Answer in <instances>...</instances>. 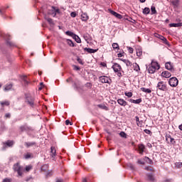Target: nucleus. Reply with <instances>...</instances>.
<instances>
[{
    "instance_id": "f257e3e1",
    "label": "nucleus",
    "mask_w": 182,
    "mask_h": 182,
    "mask_svg": "<svg viewBox=\"0 0 182 182\" xmlns=\"http://www.w3.org/2000/svg\"><path fill=\"white\" fill-rule=\"evenodd\" d=\"M160 69V65L158 62L152 61L149 68H148L149 73H154L156 70Z\"/></svg>"
},
{
    "instance_id": "f03ea898",
    "label": "nucleus",
    "mask_w": 182,
    "mask_h": 182,
    "mask_svg": "<svg viewBox=\"0 0 182 182\" xmlns=\"http://www.w3.org/2000/svg\"><path fill=\"white\" fill-rule=\"evenodd\" d=\"M13 170H14V171H16L18 175L21 177L22 173L23 171V167H22L19 163H16L14 165Z\"/></svg>"
},
{
    "instance_id": "7ed1b4c3",
    "label": "nucleus",
    "mask_w": 182,
    "mask_h": 182,
    "mask_svg": "<svg viewBox=\"0 0 182 182\" xmlns=\"http://www.w3.org/2000/svg\"><path fill=\"white\" fill-rule=\"evenodd\" d=\"M26 102L28 103V105H29V106H31V107H33V105H34V100L35 99L33 98V97L31 96V95L29 94H26Z\"/></svg>"
},
{
    "instance_id": "20e7f679",
    "label": "nucleus",
    "mask_w": 182,
    "mask_h": 182,
    "mask_svg": "<svg viewBox=\"0 0 182 182\" xmlns=\"http://www.w3.org/2000/svg\"><path fill=\"white\" fill-rule=\"evenodd\" d=\"M168 83L172 87H176L178 85V80L176 77L169 79Z\"/></svg>"
},
{
    "instance_id": "39448f33",
    "label": "nucleus",
    "mask_w": 182,
    "mask_h": 182,
    "mask_svg": "<svg viewBox=\"0 0 182 182\" xmlns=\"http://www.w3.org/2000/svg\"><path fill=\"white\" fill-rule=\"evenodd\" d=\"M3 144L2 150H6V147H12L14 144H15V142L14 141L8 140L6 142H3Z\"/></svg>"
},
{
    "instance_id": "423d86ee",
    "label": "nucleus",
    "mask_w": 182,
    "mask_h": 182,
    "mask_svg": "<svg viewBox=\"0 0 182 182\" xmlns=\"http://www.w3.org/2000/svg\"><path fill=\"white\" fill-rule=\"evenodd\" d=\"M100 80L101 81V83H108L109 85L112 82V80L107 76L100 77Z\"/></svg>"
},
{
    "instance_id": "0eeeda50",
    "label": "nucleus",
    "mask_w": 182,
    "mask_h": 182,
    "mask_svg": "<svg viewBox=\"0 0 182 182\" xmlns=\"http://www.w3.org/2000/svg\"><path fill=\"white\" fill-rule=\"evenodd\" d=\"M166 140L168 144H176V140L169 134H166Z\"/></svg>"
},
{
    "instance_id": "6e6552de",
    "label": "nucleus",
    "mask_w": 182,
    "mask_h": 182,
    "mask_svg": "<svg viewBox=\"0 0 182 182\" xmlns=\"http://www.w3.org/2000/svg\"><path fill=\"white\" fill-rule=\"evenodd\" d=\"M157 89H159V90H162L163 92H164L167 90V87H166L164 82H160L158 83Z\"/></svg>"
},
{
    "instance_id": "1a4fd4ad",
    "label": "nucleus",
    "mask_w": 182,
    "mask_h": 182,
    "mask_svg": "<svg viewBox=\"0 0 182 182\" xmlns=\"http://www.w3.org/2000/svg\"><path fill=\"white\" fill-rule=\"evenodd\" d=\"M66 82H72L73 87H74L75 89H77V83H79V80L73 81V79H72V77H69L66 80Z\"/></svg>"
},
{
    "instance_id": "9d476101",
    "label": "nucleus",
    "mask_w": 182,
    "mask_h": 182,
    "mask_svg": "<svg viewBox=\"0 0 182 182\" xmlns=\"http://www.w3.org/2000/svg\"><path fill=\"white\" fill-rule=\"evenodd\" d=\"M112 69L114 72H120L122 70V66L117 63H114L112 65Z\"/></svg>"
},
{
    "instance_id": "9b49d317",
    "label": "nucleus",
    "mask_w": 182,
    "mask_h": 182,
    "mask_svg": "<svg viewBox=\"0 0 182 182\" xmlns=\"http://www.w3.org/2000/svg\"><path fill=\"white\" fill-rule=\"evenodd\" d=\"M169 2L173 6V8H178V5H180V0H170Z\"/></svg>"
},
{
    "instance_id": "f8f14e48",
    "label": "nucleus",
    "mask_w": 182,
    "mask_h": 182,
    "mask_svg": "<svg viewBox=\"0 0 182 182\" xmlns=\"http://www.w3.org/2000/svg\"><path fill=\"white\" fill-rule=\"evenodd\" d=\"M110 14L113 15V16H115V18H117L118 19H122V18H123V16H122L121 14L114 11H111Z\"/></svg>"
},
{
    "instance_id": "ddd939ff",
    "label": "nucleus",
    "mask_w": 182,
    "mask_h": 182,
    "mask_svg": "<svg viewBox=\"0 0 182 182\" xmlns=\"http://www.w3.org/2000/svg\"><path fill=\"white\" fill-rule=\"evenodd\" d=\"M156 38H159V39H161V41H163L164 43H165L166 45H168V41H167V38H166V37L161 35L157 34Z\"/></svg>"
},
{
    "instance_id": "4468645a",
    "label": "nucleus",
    "mask_w": 182,
    "mask_h": 182,
    "mask_svg": "<svg viewBox=\"0 0 182 182\" xmlns=\"http://www.w3.org/2000/svg\"><path fill=\"white\" fill-rule=\"evenodd\" d=\"M117 103H118V105H120V106H124V107L127 106V102H126L123 99H118Z\"/></svg>"
},
{
    "instance_id": "2eb2a0df",
    "label": "nucleus",
    "mask_w": 182,
    "mask_h": 182,
    "mask_svg": "<svg viewBox=\"0 0 182 182\" xmlns=\"http://www.w3.org/2000/svg\"><path fill=\"white\" fill-rule=\"evenodd\" d=\"M165 68L167 70H173V64H171V62H168L165 64Z\"/></svg>"
},
{
    "instance_id": "dca6fc26",
    "label": "nucleus",
    "mask_w": 182,
    "mask_h": 182,
    "mask_svg": "<svg viewBox=\"0 0 182 182\" xmlns=\"http://www.w3.org/2000/svg\"><path fill=\"white\" fill-rule=\"evenodd\" d=\"M13 86L14 85L12 83L7 84L4 86V90L5 91L14 90V89H12Z\"/></svg>"
},
{
    "instance_id": "f3484780",
    "label": "nucleus",
    "mask_w": 182,
    "mask_h": 182,
    "mask_svg": "<svg viewBox=\"0 0 182 182\" xmlns=\"http://www.w3.org/2000/svg\"><path fill=\"white\" fill-rule=\"evenodd\" d=\"M161 76L163 77H166V78L171 77V73H170V72L168 71H164L161 73Z\"/></svg>"
},
{
    "instance_id": "a211bd4d",
    "label": "nucleus",
    "mask_w": 182,
    "mask_h": 182,
    "mask_svg": "<svg viewBox=\"0 0 182 182\" xmlns=\"http://www.w3.org/2000/svg\"><path fill=\"white\" fill-rule=\"evenodd\" d=\"M84 50H86L88 53H96L97 52V49H93V48H85Z\"/></svg>"
},
{
    "instance_id": "6ab92c4d",
    "label": "nucleus",
    "mask_w": 182,
    "mask_h": 182,
    "mask_svg": "<svg viewBox=\"0 0 182 182\" xmlns=\"http://www.w3.org/2000/svg\"><path fill=\"white\" fill-rule=\"evenodd\" d=\"M81 19L84 22H86V21L89 20V16H87V14L84 13L81 15Z\"/></svg>"
},
{
    "instance_id": "aec40b11",
    "label": "nucleus",
    "mask_w": 182,
    "mask_h": 182,
    "mask_svg": "<svg viewBox=\"0 0 182 182\" xmlns=\"http://www.w3.org/2000/svg\"><path fill=\"white\" fill-rule=\"evenodd\" d=\"M171 28H180V26H182V23H171L169 24Z\"/></svg>"
},
{
    "instance_id": "412c9836",
    "label": "nucleus",
    "mask_w": 182,
    "mask_h": 182,
    "mask_svg": "<svg viewBox=\"0 0 182 182\" xmlns=\"http://www.w3.org/2000/svg\"><path fill=\"white\" fill-rule=\"evenodd\" d=\"M129 102H131V103H134L135 105H139L140 103H141V99H138V100H133V99H130Z\"/></svg>"
},
{
    "instance_id": "4be33fe9",
    "label": "nucleus",
    "mask_w": 182,
    "mask_h": 182,
    "mask_svg": "<svg viewBox=\"0 0 182 182\" xmlns=\"http://www.w3.org/2000/svg\"><path fill=\"white\" fill-rule=\"evenodd\" d=\"M44 18L46 19V21H47V22H48V23L50 25H55V22H53V19L49 18V17H47L46 16L44 17Z\"/></svg>"
},
{
    "instance_id": "5701e85b",
    "label": "nucleus",
    "mask_w": 182,
    "mask_h": 182,
    "mask_svg": "<svg viewBox=\"0 0 182 182\" xmlns=\"http://www.w3.org/2000/svg\"><path fill=\"white\" fill-rule=\"evenodd\" d=\"M51 8L53 11L55 13V15H60V10L58 7L52 6Z\"/></svg>"
},
{
    "instance_id": "b1692460",
    "label": "nucleus",
    "mask_w": 182,
    "mask_h": 182,
    "mask_svg": "<svg viewBox=\"0 0 182 182\" xmlns=\"http://www.w3.org/2000/svg\"><path fill=\"white\" fill-rule=\"evenodd\" d=\"M119 60L124 62V63H125L127 66H132V62H130V60H129L120 58Z\"/></svg>"
},
{
    "instance_id": "393cba45",
    "label": "nucleus",
    "mask_w": 182,
    "mask_h": 182,
    "mask_svg": "<svg viewBox=\"0 0 182 182\" xmlns=\"http://www.w3.org/2000/svg\"><path fill=\"white\" fill-rule=\"evenodd\" d=\"M21 79L23 80V83L26 86V85H29V82H28V77L25 75L21 77Z\"/></svg>"
},
{
    "instance_id": "a878e982",
    "label": "nucleus",
    "mask_w": 182,
    "mask_h": 182,
    "mask_svg": "<svg viewBox=\"0 0 182 182\" xmlns=\"http://www.w3.org/2000/svg\"><path fill=\"white\" fill-rule=\"evenodd\" d=\"M0 105L2 106V107H4V106H9V105H11V102H9V101H3L0 102Z\"/></svg>"
},
{
    "instance_id": "bb28decb",
    "label": "nucleus",
    "mask_w": 182,
    "mask_h": 182,
    "mask_svg": "<svg viewBox=\"0 0 182 182\" xmlns=\"http://www.w3.org/2000/svg\"><path fill=\"white\" fill-rule=\"evenodd\" d=\"M143 14L144 15H149V14H150V9L149 7H145L143 10Z\"/></svg>"
},
{
    "instance_id": "cd10ccee",
    "label": "nucleus",
    "mask_w": 182,
    "mask_h": 182,
    "mask_svg": "<svg viewBox=\"0 0 182 182\" xmlns=\"http://www.w3.org/2000/svg\"><path fill=\"white\" fill-rule=\"evenodd\" d=\"M97 107H100V109H102L103 110H109V108L103 104H100L97 105Z\"/></svg>"
},
{
    "instance_id": "c85d7f7f",
    "label": "nucleus",
    "mask_w": 182,
    "mask_h": 182,
    "mask_svg": "<svg viewBox=\"0 0 182 182\" xmlns=\"http://www.w3.org/2000/svg\"><path fill=\"white\" fill-rule=\"evenodd\" d=\"M144 149H146L144 147V145L141 144V145L139 146V150L140 154H142V153L144 151Z\"/></svg>"
},
{
    "instance_id": "c756f323",
    "label": "nucleus",
    "mask_w": 182,
    "mask_h": 182,
    "mask_svg": "<svg viewBox=\"0 0 182 182\" xmlns=\"http://www.w3.org/2000/svg\"><path fill=\"white\" fill-rule=\"evenodd\" d=\"M134 70L136 72H139V70H140V66L139 65V64H137V63H134Z\"/></svg>"
},
{
    "instance_id": "7c9ffc66",
    "label": "nucleus",
    "mask_w": 182,
    "mask_h": 182,
    "mask_svg": "<svg viewBox=\"0 0 182 182\" xmlns=\"http://www.w3.org/2000/svg\"><path fill=\"white\" fill-rule=\"evenodd\" d=\"M35 144H36V142H25L26 147H32V146H35Z\"/></svg>"
},
{
    "instance_id": "2f4dec72",
    "label": "nucleus",
    "mask_w": 182,
    "mask_h": 182,
    "mask_svg": "<svg viewBox=\"0 0 182 182\" xmlns=\"http://www.w3.org/2000/svg\"><path fill=\"white\" fill-rule=\"evenodd\" d=\"M143 55V50L141 48H136V56L140 57Z\"/></svg>"
},
{
    "instance_id": "473e14b6",
    "label": "nucleus",
    "mask_w": 182,
    "mask_h": 182,
    "mask_svg": "<svg viewBox=\"0 0 182 182\" xmlns=\"http://www.w3.org/2000/svg\"><path fill=\"white\" fill-rule=\"evenodd\" d=\"M73 38L75 39V41L77 42V43H80V42H82L79 36H77L76 34L74 36V38Z\"/></svg>"
},
{
    "instance_id": "72a5a7b5",
    "label": "nucleus",
    "mask_w": 182,
    "mask_h": 182,
    "mask_svg": "<svg viewBox=\"0 0 182 182\" xmlns=\"http://www.w3.org/2000/svg\"><path fill=\"white\" fill-rule=\"evenodd\" d=\"M65 35H67L68 36H71L72 38H74L75 34L70 31H68L65 32Z\"/></svg>"
},
{
    "instance_id": "f704fd0d",
    "label": "nucleus",
    "mask_w": 182,
    "mask_h": 182,
    "mask_svg": "<svg viewBox=\"0 0 182 182\" xmlns=\"http://www.w3.org/2000/svg\"><path fill=\"white\" fill-rule=\"evenodd\" d=\"M67 43L68 45H69V46H71L72 48H75V43H73V41H72V40L68 39Z\"/></svg>"
},
{
    "instance_id": "c9c22d12",
    "label": "nucleus",
    "mask_w": 182,
    "mask_h": 182,
    "mask_svg": "<svg viewBox=\"0 0 182 182\" xmlns=\"http://www.w3.org/2000/svg\"><path fill=\"white\" fill-rule=\"evenodd\" d=\"M147 177H148V180H149V181H154V176H153V173L148 174Z\"/></svg>"
},
{
    "instance_id": "e433bc0d",
    "label": "nucleus",
    "mask_w": 182,
    "mask_h": 182,
    "mask_svg": "<svg viewBox=\"0 0 182 182\" xmlns=\"http://www.w3.org/2000/svg\"><path fill=\"white\" fill-rule=\"evenodd\" d=\"M151 15H154V14H157V11L156 10V7L154 6H151Z\"/></svg>"
},
{
    "instance_id": "4c0bfd02",
    "label": "nucleus",
    "mask_w": 182,
    "mask_h": 182,
    "mask_svg": "<svg viewBox=\"0 0 182 182\" xmlns=\"http://www.w3.org/2000/svg\"><path fill=\"white\" fill-rule=\"evenodd\" d=\"M48 14H49V15H51L53 18H55V16H56V13H55V11H53V9H51V10H50Z\"/></svg>"
},
{
    "instance_id": "58836bf2",
    "label": "nucleus",
    "mask_w": 182,
    "mask_h": 182,
    "mask_svg": "<svg viewBox=\"0 0 182 182\" xmlns=\"http://www.w3.org/2000/svg\"><path fill=\"white\" fill-rule=\"evenodd\" d=\"M175 167H176V168H181L182 163L181 162H176L175 164Z\"/></svg>"
},
{
    "instance_id": "ea45409f",
    "label": "nucleus",
    "mask_w": 182,
    "mask_h": 182,
    "mask_svg": "<svg viewBox=\"0 0 182 182\" xmlns=\"http://www.w3.org/2000/svg\"><path fill=\"white\" fill-rule=\"evenodd\" d=\"M51 154H52V157H53V156H55L56 154V149L53 146L51 147Z\"/></svg>"
},
{
    "instance_id": "a19ab883",
    "label": "nucleus",
    "mask_w": 182,
    "mask_h": 182,
    "mask_svg": "<svg viewBox=\"0 0 182 182\" xmlns=\"http://www.w3.org/2000/svg\"><path fill=\"white\" fill-rule=\"evenodd\" d=\"M119 136H121V137H124V139H126L127 137V134L124 132H121L119 133Z\"/></svg>"
},
{
    "instance_id": "79ce46f5",
    "label": "nucleus",
    "mask_w": 182,
    "mask_h": 182,
    "mask_svg": "<svg viewBox=\"0 0 182 182\" xmlns=\"http://www.w3.org/2000/svg\"><path fill=\"white\" fill-rule=\"evenodd\" d=\"M125 96H127V97H132L133 96V93L132 92H125Z\"/></svg>"
},
{
    "instance_id": "37998d69",
    "label": "nucleus",
    "mask_w": 182,
    "mask_h": 182,
    "mask_svg": "<svg viewBox=\"0 0 182 182\" xmlns=\"http://www.w3.org/2000/svg\"><path fill=\"white\" fill-rule=\"evenodd\" d=\"M112 48H113V49H119V44L117 43H113Z\"/></svg>"
},
{
    "instance_id": "c03bdc74",
    "label": "nucleus",
    "mask_w": 182,
    "mask_h": 182,
    "mask_svg": "<svg viewBox=\"0 0 182 182\" xmlns=\"http://www.w3.org/2000/svg\"><path fill=\"white\" fill-rule=\"evenodd\" d=\"M127 21H129V22H132V23H136V20L132 18V17H129L127 18Z\"/></svg>"
},
{
    "instance_id": "a18cd8bd",
    "label": "nucleus",
    "mask_w": 182,
    "mask_h": 182,
    "mask_svg": "<svg viewBox=\"0 0 182 182\" xmlns=\"http://www.w3.org/2000/svg\"><path fill=\"white\" fill-rule=\"evenodd\" d=\"M6 44H7L9 46H15V44H14V43H12V41H6Z\"/></svg>"
},
{
    "instance_id": "49530a36",
    "label": "nucleus",
    "mask_w": 182,
    "mask_h": 182,
    "mask_svg": "<svg viewBox=\"0 0 182 182\" xmlns=\"http://www.w3.org/2000/svg\"><path fill=\"white\" fill-rule=\"evenodd\" d=\"M145 160H146V161H147V160H148L149 164H153V161L151 159H150L149 157L146 156Z\"/></svg>"
},
{
    "instance_id": "de8ad7c7",
    "label": "nucleus",
    "mask_w": 182,
    "mask_h": 182,
    "mask_svg": "<svg viewBox=\"0 0 182 182\" xmlns=\"http://www.w3.org/2000/svg\"><path fill=\"white\" fill-rule=\"evenodd\" d=\"M127 166H128V167H129V168H131V170H134V164H128Z\"/></svg>"
},
{
    "instance_id": "09e8293b",
    "label": "nucleus",
    "mask_w": 182,
    "mask_h": 182,
    "mask_svg": "<svg viewBox=\"0 0 182 182\" xmlns=\"http://www.w3.org/2000/svg\"><path fill=\"white\" fill-rule=\"evenodd\" d=\"M73 68L74 70H80V67L77 65H73Z\"/></svg>"
},
{
    "instance_id": "8fccbe9b",
    "label": "nucleus",
    "mask_w": 182,
    "mask_h": 182,
    "mask_svg": "<svg viewBox=\"0 0 182 182\" xmlns=\"http://www.w3.org/2000/svg\"><path fill=\"white\" fill-rule=\"evenodd\" d=\"M20 130H21V132H26V130H27V127L25 126H21L20 127Z\"/></svg>"
},
{
    "instance_id": "3c124183",
    "label": "nucleus",
    "mask_w": 182,
    "mask_h": 182,
    "mask_svg": "<svg viewBox=\"0 0 182 182\" xmlns=\"http://www.w3.org/2000/svg\"><path fill=\"white\" fill-rule=\"evenodd\" d=\"M65 124H66V126H69V124H70V126H72V124H73V123L71 122L69 119H67L65 121Z\"/></svg>"
},
{
    "instance_id": "603ef678",
    "label": "nucleus",
    "mask_w": 182,
    "mask_h": 182,
    "mask_svg": "<svg viewBox=\"0 0 182 182\" xmlns=\"http://www.w3.org/2000/svg\"><path fill=\"white\" fill-rule=\"evenodd\" d=\"M43 87H44L43 82H41V83H40V85H39V87H38V90H39V91L42 90V89H43Z\"/></svg>"
},
{
    "instance_id": "864d4df0",
    "label": "nucleus",
    "mask_w": 182,
    "mask_h": 182,
    "mask_svg": "<svg viewBox=\"0 0 182 182\" xmlns=\"http://www.w3.org/2000/svg\"><path fill=\"white\" fill-rule=\"evenodd\" d=\"M77 60L78 63H80V65H84L83 60H82V59H80V58H77Z\"/></svg>"
},
{
    "instance_id": "5fc2aeb1",
    "label": "nucleus",
    "mask_w": 182,
    "mask_h": 182,
    "mask_svg": "<svg viewBox=\"0 0 182 182\" xmlns=\"http://www.w3.org/2000/svg\"><path fill=\"white\" fill-rule=\"evenodd\" d=\"M76 12H75V11H73V12H71V14H70V16L72 17V18H76Z\"/></svg>"
},
{
    "instance_id": "6e6d98bb",
    "label": "nucleus",
    "mask_w": 182,
    "mask_h": 182,
    "mask_svg": "<svg viewBox=\"0 0 182 182\" xmlns=\"http://www.w3.org/2000/svg\"><path fill=\"white\" fill-rule=\"evenodd\" d=\"M46 168H48V165H43L41 167V170H43V171H45V170H46Z\"/></svg>"
},
{
    "instance_id": "4d7b16f0",
    "label": "nucleus",
    "mask_w": 182,
    "mask_h": 182,
    "mask_svg": "<svg viewBox=\"0 0 182 182\" xmlns=\"http://www.w3.org/2000/svg\"><path fill=\"white\" fill-rule=\"evenodd\" d=\"M144 132L146 134H150L151 133V132L149 129H144Z\"/></svg>"
},
{
    "instance_id": "13d9d810",
    "label": "nucleus",
    "mask_w": 182,
    "mask_h": 182,
    "mask_svg": "<svg viewBox=\"0 0 182 182\" xmlns=\"http://www.w3.org/2000/svg\"><path fill=\"white\" fill-rule=\"evenodd\" d=\"M31 168H32V166H26V171H29V170H31Z\"/></svg>"
},
{
    "instance_id": "bf43d9fd",
    "label": "nucleus",
    "mask_w": 182,
    "mask_h": 182,
    "mask_svg": "<svg viewBox=\"0 0 182 182\" xmlns=\"http://www.w3.org/2000/svg\"><path fill=\"white\" fill-rule=\"evenodd\" d=\"M25 159H31V154H26L25 155Z\"/></svg>"
},
{
    "instance_id": "052dcab7",
    "label": "nucleus",
    "mask_w": 182,
    "mask_h": 182,
    "mask_svg": "<svg viewBox=\"0 0 182 182\" xmlns=\"http://www.w3.org/2000/svg\"><path fill=\"white\" fill-rule=\"evenodd\" d=\"M86 87H92V84L90 82H87L85 84Z\"/></svg>"
},
{
    "instance_id": "680f3d73",
    "label": "nucleus",
    "mask_w": 182,
    "mask_h": 182,
    "mask_svg": "<svg viewBox=\"0 0 182 182\" xmlns=\"http://www.w3.org/2000/svg\"><path fill=\"white\" fill-rule=\"evenodd\" d=\"M124 53H118L117 54V56H118V58H122V57H123L124 56Z\"/></svg>"
},
{
    "instance_id": "e2e57ef3",
    "label": "nucleus",
    "mask_w": 182,
    "mask_h": 182,
    "mask_svg": "<svg viewBox=\"0 0 182 182\" xmlns=\"http://www.w3.org/2000/svg\"><path fill=\"white\" fill-rule=\"evenodd\" d=\"M5 117H6L7 119H11V114L6 113V114H5Z\"/></svg>"
},
{
    "instance_id": "0e129e2a",
    "label": "nucleus",
    "mask_w": 182,
    "mask_h": 182,
    "mask_svg": "<svg viewBox=\"0 0 182 182\" xmlns=\"http://www.w3.org/2000/svg\"><path fill=\"white\" fill-rule=\"evenodd\" d=\"M142 92H151V90H150L149 89H146L145 90L144 88H141Z\"/></svg>"
},
{
    "instance_id": "69168bd1",
    "label": "nucleus",
    "mask_w": 182,
    "mask_h": 182,
    "mask_svg": "<svg viewBox=\"0 0 182 182\" xmlns=\"http://www.w3.org/2000/svg\"><path fill=\"white\" fill-rule=\"evenodd\" d=\"M129 53H133V48L129 47Z\"/></svg>"
},
{
    "instance_id": "338daca9",
    "label": "nucleus",
    "mask_w": 182,
    "mask_h": 182,
    "mask_svg": "<svg viewBox=\"0 0 182 182\" xmlns=\"http://www.w3.org/2000/svg\"><path fill=\"white\" fill-rule=\"evenodd\" d=\"M139 164H144V161L141 160H138Z\"/></svg>"
},
{
    "instance_id": "774afa93",
    "label": "nucleus",
    "mask_w": 182,
    "mask_h": 182,
    "mask_svg": "<svg viewBox=\"0 0 182 182\" xmlns=\"http://www.w3.org/2000/svg\"><path fill=\"white\" fill-rule=\"evenodd\" d=\"M56 182H63V179H57Z\"/></svg>"
}]
</instances>
